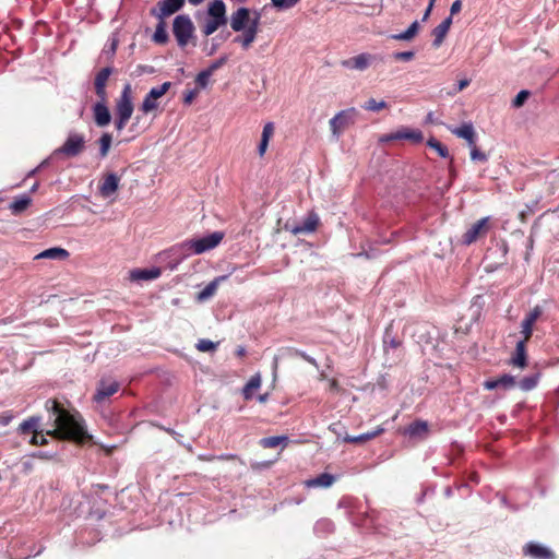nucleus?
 Wrapping results in <instances>:
<instances>
[{
    "mask_svg": "<svg viewBox=\"0 0 559 559\" xmlns=\"http://www.w3.org/2000/svg\"><path fill=\"white\" fill-rule=\"evenodd\" d=\"M47 435L56 439L69 440L79 444H84L92 439L80 420L75 417L67 416L55 420V428L48 430Z\"/></svg>",
    "mask_w": 559,
    "mask_h": 559,
    "instance_id": "obj_1",
    "label": "nucleus"
},
{
    "mask_svg": "<svg viewBox=\"0 0 559 559\" xmlns=\"http://www.w3.org/2000/svg\"><path fill=\"white\" fill-rule=\"evenodd\" d=\"M133 110L134 107L132 103V91L130 84H127L123 87L119 98L116 100L115 106V127L118 131H121L126 128L133 114Z\"/></svg>",
    "mask_w": 559,
    "mask_h": 559,
    "instance_id": "obj_2",
    "label": "nucleus"
},
{
    "mask_svg": "<svg viewBox=\"0 0 559 559\" xmlns=\"http://www.w3.org/2000/svg\"><path fill=\"white\" fill-rule=\"evenodd\" d=\"M209 19L202 27L204 36H210L227 24L226 5L223 0H213L207 8Z\"/></svg>",
    "mask_w": 559,
    "mask_h": 559,
    "instance_id": "obj_3",
    "label": "nucleus"
},
{
    "mask_svg": "<svg viewBox=\"0 0 559 559\" xmlns=\"http://www.w3.org/2000/svg\"><path fill=\"white\" fill-rule=\"evenodd\" d=\"M224 237L225 234L223 231H214L202 238L186 240L182 243V248L187 252H191L193 254H202L216 248L222 242Z\"/></svg>",
    "mask_w": 559,
    "mask_h": 559,
    "instance_id": "obj_4",
    "label": "nucleus"
},
{
    "mask_svg": "<svg viewBox=\"0 0 559 559\" xmlns=\"http://www.w3.org/2000/svg\"><path fill=\"white\" fill-rule=\"evenodd\" d=\"M194 25L187 14L177 15L173 23V33L179 47L188 45L194 34Z\"/></svg>",
    "mask_w": 559,
    "mask_h": 559,
    "instance_id": "obj_5",
    "label": "nucleus"
},
{
    "mask_svg": "<svg viewBox=\"0 0 559 559\" xmlns=\"http://www.w3.org/2000/svg\"><path fill=\"white\" fill-rule=\"evenodd\" d=\"M86 140L84 134L70 132L64 143L56 150V154H62L66 157H75L84 152Z\"/></svg>",
    "mask_w": 559,
    "mask_h": 559,
    "instance_id": "obj_6",
    "label": "nucleus"
},
{
    "mask_svg": "<svg viewBox=\"0 0 559 559\" xmlns=\"http://www.w3.org/2000/svg\"><path fill=\"white\" fill-rule=\"evenodd\" d=\"M357 114L353 107L336 114L329 122L332 134L338 139L345 129L355 123Z\"/></svg>",
    "mask_w": 559,
    "mask_h": 559,
    "instance_id": "obj_7",
    "label": "nucleus"
},
{
    "mask_svg": "<svg viewBox=\"0 0 559 559\" xmlns=\"http://www.w3.org/2000/svg\"><path fill=\"white\" fill-rule=\"evenodd\" d=\"M261 14L260 12L254 11L253 19L250 25L247 28L242 29L241 35H237L234 37L233 43L240 45L243 50H248L251 45L257 39L259 33Z\"/></svg>",
    "mask_w": 559,
    "mask_h": 559,
    "instance_id": "obj_8",
    "label": "nucleus"
},
{
    "mask_svg": "<svg viewBox=\"0 0 559 559\" xmlns=\"http://www.w3.org/2000/svg\"><path fill=\"white\" fill-rule=\"evenodd\" d=\"M490 229V218L483 217L472 224V226L463 234L462 243L469 246L477 240L485 238Z\"/></svg>",
    "mask_w": 559,
    "mask_h": 559,
    "instance_id": "obj_9",
    "label": "nucleus"
},
{
    "mask_svg": "<svg viewBox=\"0 0 559 559\" xmlns=\"http://www.w3.org/2000/svg\"><path fill=\"white\" fill-rule=\"evenodd\" d=\"M170 86V82H164L160 86L151 88L144 97L140 110L145 115L156 110L158 107L157 99L163 97L169 91Z\"/></svg>",
    "mask_w": 559,
    "mask_h": 559,
    "instance_id": "obj_10",
    "label": "nucleus"
},
{
    "mask_svg": "<svg viewBox=\"0 0 559 559\" xmlns=\"http://www.w3.org/2000/svg\"><path fill=\"white\" fill-rule=\"evenodd\" d=\"M183 5L185 0H160L150 10V13L158 20H165L178 12Z\"/></svg>",
    "mask_w": 559,
    "mask_h": 559,
    "instance_id": "obj_11",
    "label": "nucleus"
},
{
    "mask_svg": "<svg viewBox=\"0 0 559 559\" xmlns=\"http://www.w3.org/2000/svg\"><path fill=\"white\" fill-rule=\"evenodd\" d=\"M395 140H407L412 143H420L424 140V135L420 130L403 128L390 134H385L380 139L381 142H390Z\"/></svg>",
    "mask_w": 559,
    "mask_h": 559,
    "instance_id": "obj_12",
    "label": "nucleus"
},
{
    "mask_svg": "<svg viewBox=\"0 0 559 559\" xmlns=\"http://www.w3.org/2000/svg\"><path fill=\"white\" fill-rule=\"evenodd\" d=\"M121 178L115 173L105 174L98 185V192L103 198H109L119 189Z\"/></svg>",
    "mask_w": 559,
    "mask_h": 559,
    "instance_id": "obj_13",
    "label": "nucleus"
},
{
    "mask_svg": "<svg viewBox=\"0 0 559 559\" xmlns=\"http://www.w3.org/2000/svg\"><path fill=\"white\" fill-rule=\"evenodd\" d=\"M119 389H120L119 382L114 381V380L111 381V380L102 379L98 382V385H97V389H96L93 400L96 403H102L106 399H108V397L112 396L115 393H117L119 391Z\"/></svg>",
    "mask_w": 559,
    "mask_h": 559,
    "instance_id": "obj_14",
    "label": "nucleus"
},
{
    "mask_svg": "<svg viewBox=\"0 0 559 559\" xmlns=\"http://www.w3.org/2000/svg\"><path fill=\"white\" fill-rule=\"evenodd\" d=\"M252 19L248 8H238L230 16V27L234 32H241L250 25Z\"/></svg>",
    "mask_w": 559,
    "mask_h": 559,
    "instance_id": "obj_15",
    "label": "nucleus"
},
{
    "mask_svg": "<svg viewBox=\"0 0 559 559\" xmlns=\"http://www.w3.org/2000/svg\"><path fill=\"white\" fill-rule=\"evenodd\" d=\"M522 551L524 556H530L534 559H556L552 550L534 542L525 544Z\"/></svg>",
    "mask_w": 559,
    "mask_h": 559,
    "instance_id": "obj_16",
    "label": "nucleus"
},
{
    "mask_svg": "<svg viewBox=\"0 0 559 559\" xmlns=\"http://www.w3.org/2000/svg\"><path fill=\"white\" fill-rule=\"evenodd\" d=\"M296 357H300L305 361H307L310 365H312V366L318 368V362H317V360L314 358H312L311 356L307 355L305 352L299 350V349L294 348V347H283V348H281L280 349V354L274 357L273 368L277 369L278 359L280 358H296Z\"/></svg>",
    "mask_w": 559,
    "mask_h": 559,
    "instance_id": "obj_17",
    "label": "nucleus"
},
{
    "mask_svg": "<svg viewBox=\"0 0 559 559\" xmlns=\"http://www.w3.org/2000/svg\"><path fill=\"white\" fill-rule=\"evenodd\" d=\"M374 59L376 57L370 53H360L343 60L341 64L346 69L364 71L371 64Z\"/></svg>",
    "mask_w": 559,
    "mask_h": 559,
    "instance_id": "obj_18",
    "label": "nucleus"
},
{
    "mask_svg": "<svg viewBox=\"0 0 559 559\" xmlns=\"http://www.w3.org/2000/svg\"><path fill=\"white\" fill-rule=\"evenodd\" d=\"M320 225V218L317 213L309 212L301 224L294 226L290 231L294 235L309 234L318 229Z\"/></svg>",
    "mask_w": 559,
    "mask_h": 559,
    "instance_id": "obj_19",
    "label": "nucleus"
},
{
    "mask_svg": "<svg viewBox=\"0 0 559 559\" xmlns=\"http://www.w3.org/2000/svg\"><path fill=\"white\" fill-rule=\"evenodd\" d=\"M111 73L112 69L106 67L98 71L94 79L95 93L102 100H107L106 85Z\"/></svg>",
    "mask_w": 559,
    "mask_h": 559,
    "instance_id": "obj_20",
    "label": "nucleus"
},
{
    "mask_svg": "<svg viewBox=\"0 0 559 559\" xmlns=\"http://www.w3.org/2000/svg\"><path fill=\"white\" fill-rule=\"evenodd\" d=\"M106 102L107 100L99 99V102L93 106L94 121L96 126L100 128L108 126L111 121V115L108 107L106 106Z\"/></svg>",
    "mask_w": 559,
    "mask_h": 559,
    "instance_id": "obj_21",
    "label": "nucleus"
},
{
    "mask_svg": "<svg viewBox=\"0 0 559 559\" xmlns=\"http://www.w3.org/2000/svg\"><path fill=\"white\" fill-rule=\"evenodd\" d=\"M162 270L159 267L152 269H133L129 272V278L132 282L152 281L160 276Z\"/></svg>",
    "mask_w": 559,
    "mask_h": 559,
    "instance_id": "obj_22",
    "label": "nucleus"
},
{
    "mask_svg": "<svg viewBox=\"0 0 559 559\" xmlns=\"http://www.w3.org/2000/svg\"><path fill=\"white\" fill-rule=\"evenodd\" d=\"M451 25H452V16H449L432 29V36H433L432 46L435 48H439L442 45Z\"/></svg>",
    "mask_w": 559,
    "mask_h": 559,
    "instance_id": "obj_23",
    "label": "nucleus"
},
{
    "mask_svg": "<svg viewBox=\"0 0 559 559\" xmlns=\"http://www.w3.org/2000/svg\"><path fill=\"white\" fill-rule=\"evenodd\" d=\"M335 481V477L329 473H322L317 477L307 479L305 481V486L308 488H329L331 487Z\"/></svg>",
    "mask_w": 559,
    "mask_h": 559,
    "instance_id": "obj_24",
    "label": "nucleus"
},
{
    "mask_svg": "<svg viewBox=\"0 0 559 559\" xmlns=\"http://www.w3.org/2000/svg\"><path fill=\"white\" fill-rule=\"evenodd\" d=\"M515 385V378L510 374H503L495 380H487L484 383L485 389L487 390H495L499 386H502L504 389H510Z\"/></svg>",
    "mask_w": 559,
    "mask_h": 559,
    "instance_id": "obj_25",
    "label": "nucleus"
},
{
    "mask_svg": "<svg viewBox=\"0 0 559 559\" xmlns=\"http://www.w3.org/2000/svg\"><path fill=\"white\" fill-rule=\"evenodd\" d=\"M527 362V354H526V344L523 342H518L515 346V352L511 358L510 364L514 367L524 368Z\"/></svg>",
    "mask_w": 559,
    "mask_h": 559,
    "instance_id": "obj_26",
    "label": "nucleus"
},
{
    "mask_svg": "<svg viewBox=\"0 0 559 559\" xmlns=\"http://www.w3.org/2000/svg\"><path fill=\"white\" fill-rule=\"evenodd\" d=\"M274 130H275V128H274V123L273 122H267L263 127L262 135H261V141H260V144L258 146V153H259V155L261 157L265 154V152L267 150L269 142H270L271 138L274 134Z\"/></svg>",
    "mask_w": 559,
    "mask_h": 559,
    "instance_id": "obj_27",
    "label": "nucleus"
},
{
    "mask_svg": "<svg viewBox=\"0 0 559 559\" xmlns=\"http://www.w3.org/2000/svg\"><path fill=\"white\" fill-rule=\"evenodd\" d=\"M45 408L47 412L51 413L56 416L55 420H58L60 417H75L70 414L56 399H49L45 403Z\"/></svg>",
    "mask_w": 559,
    "mask_h": 559,
    "instance_id": "obj_28",
    "label": "nucleus"
},
{
    "mask_svg": "<svg viewBox=\"0 0 559 559\" xmlns=\"http://www.w3.org/2000/svg\"><path fill=\"white\" fill-rule=\"evenodd\" d=\"M70 253L62 248H49L38 253L35 259L66 260Z\"/></svg>",
    "mask_w": 559,
    "mask_h": 559,
    "instance_id": "obj_29",
    "label": "nucleus"
},
{
    "mask_svg": "<svg viewBox=\"0 0 559 559\" xmlns=\"http://www.w3.org/2000/svg\"><path fill=\"white\" fill-rule=\"evenodd\" d=\"M452 133L467 141L468 146L475 143V131L472 124L465 123L452 130Z\"/></svg>",
    "mask_w": 559,
    "mask_h": 559,
    "instance_id": "obj_30",
    "label": "nucleus"
},
{
    "mask_svg": "<svg viewBox=\"0 0 559 559\" xmlns=\"http://www.w3.org/2000/svg\"><path fill=\"white\" fill-rule=\"evenodd\" d=\"M261 376L259 373L252 376L242 389V395L246 401L253 396V392L261 386Z\"/></svg>",
    "mask_w": 559,
    "mask_h": 559,
    "instance_id": "obj_31",
    "label": "nucleus"
},
{
    "mask_svg": "<svg viewBox=\"0 0 559 559\" xmlns=\"http://www.w3.org/2000/svg\"><path fill=\"white\" fill-rule=\"evenodd\" d=\"M31 203L32 199L28 195L23 194L15 198L14 201L10 204L9 209L13 214L17 215L24 212L31 205Z\"/></svg>",
    "mask_w": 559,
    "mask_h": 559,
    "instance_id": "obj_32",
    "label": "nucleus"
},
{
    "mask_svg": "<svg viewBox=\"0 0 559 559\" xmlns=\"http://www.w3.org/2000/svg\"><path fill=\"white\" fill-rule=\"evenodd\" d=\"M39 421H40V417H38V416H32V417L25 419L23 423L20 424L19 432L22 435H27V433L33 432V435H35V432L38 431Z\"/></svg>",
    "mask_w": 559,
    "mask_h": 559,
    "instance_id": "obj_33",
    "label": "nucleus"
},
{
    "mask_svg": "<svg viewBox=\"0 0 559 559\" xmlns=\"http://www.w3.org/2000/svg\"><path fill=\"white\" fill-rule=\"evenodd\" d=\"M406 432L411 437H425L428 433V424L420 419L415 420L407 427Z\"/></svg>",
    "mask_w": 559,
    "mask_h": 559,
    "instance_id": "obj_34",
    "label": "nucleus"
},
{
    "mask_svg": "<svg viewBox=\"0 0 559 559\" xmlns=\"http://www.w3.org/2000/svg\"><path fill=\"white\" fill-rule=\"evenodd\" d=\"M288 443L287 436H272L261 439L260 444L265 449H273L280 444L286 445Z\"/></svg>",
    "mask_w": 559,
    "mask_h": 559,
    "instance_id": "obj_35",
    "label": "nucleus"
},
{
    "mask_svg": "<svg viewBox=\"0 0 559 559\" xmlns=\"http://www.w3.org/2000/svg\"><path fill=\"white\" fill-rule=\"evenodd\" d=\"M419 31V23L417 21L413 22L409 27L400 34L391 35V38L394 40H411L413 39Z\"/></svg>",
    "mask_w": 559,
    "mask_h": 559,
    "instance_id": "obj_36",
    "label": "nucleus"
},
{
    "mask_svg": "<svg viewBox=\"0 0 559 559\" xmlns=\"http://www.w3.org/2000/svg\"><path fill=\"white\" fill-rule=\"evenodd\" d=\"M153 40L156 44H166L168 41V34L166 32L165 20H159V23L157 24L155 33L153 35Z\"/></svg>",
    "mask_w": 559,
    "mask_h": 559,
    "instance_id": "obj_37",
    "label": "nucleus"
},
{
    "mask_svg": "<svg viewBox=\"0 0 559 559\" xmlns=\"http://www.w3.org/2000/svg\"><path fill=\"white\" fill-rule=\"evenodd\" d=\"M112 142V136L110 133L105 132L102 134V136L98 140L99 144V155L102 157H106L109 153L110 146Z\"/></svg>",
    "mask_w": 559,
    "mask_h": 559,
    "instance_id": "obj_38",
    "label": "nucleus"
},
{
    "mask_svg": "<svg viewBox=\"0 0 559 559\" xmlns=\"http://www.w3.org/2000/svg\"><path fill=\"white\" fill-rule=\"evenodd\" d=\"M226 278V276H222L219 278H216L215 281L211 282L210 284H207L204 289H202L200 293H199V300H205L210 297H212L215 293H216V289H217V282L219 280H224Z\"/></svg>",
    "mask_w": 559,
    "mask_h": 559,
    "instance_id": "obj_39",
    "label": "nucleus"
},
{
    "mask_svg": "<svg viewBox=\"0 0 559 559\" xmlns=\"http://www.w3.org/2000/svg\"><path fill=\"white\" fill-rule=\"evenodd\" d=\"M539 373H534V374H531V376H527V377H524L523 379H521V381L519 382V386L523 390V391H530L532 389H534L537 383H538V380H539Z\"/></svg>",
    "mask_w": 559,
    "mask_h": 559,
    "instance_id": "obj_40",
    "label": "nucleus"
},
{
    "mask_svg": "<svg viewBox=\"0 0 559 559\" xmlns=\"http://www.w3.org/2000/svg\"><path fill=\"white\" fill-rule=\"evenodd\" d=\"M388 107L386 102L384 100H376L374 98L368 99L362 108L368 111H380L382 109H385Z\"/></svg>",
    "mask_w": 559,
    "mask_h": 559,
    "instance_id": "obj_41",
    "label": "nucleus"
},
{
    "mask_svg": "<svg viewBox=\"0 0 559 559\" xmlns=\"http://www.w3.org/2000/svg\"><path fill=\"white\" fill-rule=\"evenodd\" d=\"M542 314H543V308L537 305L534 308H532L528 313H526L523 321L535 325L536 321L542 317Z\"/></svg>",
    "mask_w": 559,
    "mask_h": 559,
    "instance_id": "obj_42",
    "label": "nucleus"
},
{
    "mask_svg": "<svg viewBox=\"0 0 559 559\" xmlns=\"http://www.w3.org/2000/svg\"><path fill=\"white\" fill-rule=\"evenodd\" d=\"M533 332H534V325L522 321L521 322V331H520L522 338L519 342H523V344H527V342L532 338Z\"/></svg>",
    "mask_w": 559,
    "mask_h": 559,
    "instance_id": "obj_43",
    "label": "nucleus"
},
{
    "mask_svg": "<svg viewBox=\"0 0 559 559\" xmlns=\"http://www.w3.org/2000/svg\"><path fill=\"white\" fill-rule=\"evenodd\" d=\"M428 145L432 148H435L437 151V153L441 156V157H448L449 156V150L445 145H443L441 142H439L438 140H435V139H431L428 141Z\"/></svg>",
    "mask_w": 559,
    "mask_h": 559,
    "instance_id": "obj_44",
    "label": "nucleus"
},
{
    "mask_svg": "<svg viewBox=\"0 0 559 559\" xmlns=\"http://www.w3.org/2000/svg\"><path fill=\"white\" fill-rule=\"evenodd\" d=\"M212 75L211 71H209L207 69L206 70H203L201 71L197 78H195V83L197 85L200 87V88H204L207 86L209 84V80H210V76Z\"/></svg>",
    "mask_w": 559,
    "mask_h": 559,
    "instance_id": "obj_45",
    "label": "nucleus"
},
{
    "mask_svg": "<svg viewBox=\"0 0 559 559\" xmlns=\"http://www.w3.org/2000/svg\"><path fill=\"white\" fill-rule=\"evenodd\" d=\"M469 147H471L472 160L481 162V163L487 162V159H488L487 155L476 146V143H474V145H471Z\"/></svg>",
    "mask_w": 559,
    "mask_h": 559,
    "instance_id": "obj_46",
    "label": "nucleus"
},
{
    "mask_svg": "<svg viewBox=\"0 0 559 559\" xmlns=\"http://www.w3.org/2000/svg\"><path fill=\"white\" fill-rule=\"evenodd\" d=\"M271 3L277 11L287 10L296 5L294 0H271Z\"/></svg>",
    "mask_w": 559,
    "mask_h": 559,
    "instance_id": "obj_47",
    "label": "nucleus"
},
{
    "mask_svg": "<svg viewBox=\"0 0 559 559\" xmlns=\"http://www.w3.org/2000/svg\"><path fill=\"white\" fill-rule=\"evenodd\" d=\"M216 348V344L213 343L212 341L210 340H200L197 344V349L202 352V353H206V352H212Z\"/></svg>",
    "mask_w": 559,
    "mask_h": 559,
    "instance_id": "obj_48",
    "label": "nucleus"
},
{
    "mask_svg": "<svg viewBox=\"0 0 559 559\" xmlns=\"http://www.w3.org/2000/svg\"><path fill=\"white\" fill-rule=\"evenodd\" d=\"M528 97H530L528 91L523 90V91L519 92L518 95L512 100L513 107H515V108L522 107Z\"/></svg>",
    "mask_w": 559,
    "mask_h": 559,
    "instance_id": "obj_49",
    "label": "nucleus"
},
{
    "mask_svg": "<svg viewBox=\"0 0 559 559\" xmlns=\"http://www.w3.org/2000/svg\"><path fill=\"white\" fill-rule=\"evenodd\" d=\"M415 57L414 51H401V52H394L393 58L397 61H411Z\"/></svg>",
    "mask_w": 559,
    "mask_h": 559,
    "instance_id": "obj_50",
    "label": "nucleus"
},
{
    "mask_svg": "<svg viewBox=\"0 0 559 559\" xmlns=\"http://www.w3.org/2000/svg\"><path fill=\"white\" fill-rule=\"evenodd\" d=\"M29 443L32 445H46L48 443V441L45 438V436L41 433V431H37V432H35V435H33Z\"/></svg>",
    "mask_w": 559,
    "mask_h": 559,
    "instance_id": "obj_51",
    "label": "nucleus"
},
{
    "mask_svg": "<svg viewBox=\"0 0 559 559\" xmlns=\"http://www.w3.org/2000/svg\"><path fill=\"white\" fill-rule=\"evenodd\" d=\"M228 60V57L226 55L219 57L217 60H215L209 68L207 70L211 71V73L213 74L216 70H218L219 68H222Z\"/></svg>",
    "mask_w": 559,
    "mask_h": 559,
    "instance_id": "obj_52",
    "label": "nucleus"
},
{
    "mask_svg": "<svg viewBox=\"0 0 559 559\" xmlns=\"http://www.w3.org/2000/svg\"><path fill=\"white\" fill-rule=\"evenodd\" d=\"M14 418V414L12 411H7L0 414V426H8L12 419Z\"/></svg>",
    "mask_w": 559,
    "mask_h": 559,
    "instance_id": "obj_53",
    "label": "nucleus"
},
{
    "mask_svg": "<svg viewBox=\"0 0 559 559\" xmlns=\"http://www.w3.org/2000/svg\"><path fill=\"white\" fill-rule=\"evenodd\" d=\"M344 441L347 443H354V444L367 442L364 433L356 436V437L346 436V437H344Z\"/></svg>",
    "mask_w": 559,
    "mask_h": 559,
    "instance_id": "obj_54",
    "label": "nucleus"
},
{
    "mask_svg": "<svg viewBox=\"0 0 559 559\" xmlns=\"http://www.w3.org/2000/svg\"><path fill=\"white\" fill-rule=\"evenodd\" d=\"M198 92H199L198 90H191V91L186 92L185 97H183V103L187 105H190L197 97Z\"/></svg>",
    "mask_w": 559,
    "mask_h": 559,
    "instance_id": "obj_55",
    "label": "nucleus"
},
{
    "mask_svg": "<svg viewBox=\"0 0 559 559\" xmlns=\"http://www.w3.org/2000/svg\"><path fill=\"white\" fill-rule=\"evenodd\" d=\"M383 431H384L383 428L378 427L377 429H374L370 432L364 433V436L366 437V440L369 441V440L374 439L376 437L380 436L381 433H383Z\"/></svg>",
    "mask_w": 559,
    "mask_h": 559,
    "instance_id": "obj_56",
    "label": "nucleus"
},
{
    "mask_svg": "<svg viewBox=\"0 0 559 559\" xmlns=\"http://www.w3.org/2000/svg\"><path fill=\"white\" fill-rule=\"evenodd\" d=\"M462 10V1L455 0L450 9L451 15L457 14Z\"/></svg>",
    "mask_w": 559,
    "mask_h": 559,
    "instance_id": "obj_57",
    "label": "nucleus"
},
{
    "mask_svg": "<svg viewBox=\"0 0 559 559\" xmlns=\"http://www.w3.org/2000/svg\"><path fill=\"white\" fill-rule=\"evenodd\" d=\"M216 460H221V461H234V460H239V456L236 455V454H222V455H217L216 456Z\"/></svg>",
    "mask_w": 559,
    "mask_h": 559,
    "instance_id": "obj_58",
    "label": "nucleus"
},
{
    "mask_svg": "<svg viewBox=\"0 0 559 559\" xmlns=\"http://www.w3.org/2000/svg\"><path fill=\"white\" fill-rule=\"evenodd\" d=\"M198 459H199L200 461L211 462V461L216 460V455H205V454H200V455H198Z\"/></svg>",
    "mask_w": 559,
    "mask_h": 559,
    "instance_id": "obj_59",
    "label": "nucleus"
},
{
    "mask_svg": "<svg viewBox=\"0 0 559 559\" xmlns=\"http://www.w3.org/2000/svg\"><path fill=\"white\" fill-rule=\"evenodd\" d=\"M469 85V80L467 79H464V80H461L459 82V91H462L464 90L465 87H467Z\"/></svg>",
    "mask_w": 559,
    "mask_h": 559,
    "instance_id": "obj_60",
    "label": "nucleus"
},
{
    "mask_svg": "<svg viewBox=\"0 0 559 559\" xmlns=\"http://www.w3.org/2000/svg\"><path fill=\"white\" fill-rule=\"evenodd\" d=\"M433 8H430L429 5L427 7L425 13H424V16H423V21H427L428 17L430 16V13L432 11Z\"/></svg>",
    "mask_w": 559,
    "mask_h": 559,
    "instance_id": "obj_61",
    "label": "nucleus"
},
{
    "mask_svg": "<svg viewBox=\"0 0 559 559\" xmlns=\"http://www.w3.org/2000/svg\"><path fill=\"white\" fill-rule=\"evenodd\" d=\"M330 389L331 390H335V391L338 390V382H337V380H335V379L331 380Z\"/></svg>",
    "mask_w": 559,
    "mask_h": 559,
    "instance_id": "obj_62",
    "label": "nucleus"
},
{
    "mask_svg": "<svg viewBox=\"0 0 559 559\" xmlns=\"http://www.w3.org/2000/svg\"><path fill=\"white\" fill-rule=\"evenodd\" d=\"M236 354H237V356H239V357H243V356L246 355V349H245V347H241V346H240V347H238V348H237V350H236Z\"/></svg>",
    "mask_w": 559,
    "mask_h": 559,
    "instance_id": "obj_63",
    "label": "nucleus"
},
{
    "mask_svg": "<svg viewBox=\"0 0 559 559\" xmlns=\"http://www.w3.org/2000/svg\"><path fill=\"white\" fill-rule=\"evenodd\" d=\"M526 217H527V214L526 212L522 211L520 214H519V218L522 223H525L526 222Z\"/></svg>",
    "mask_w": 559,
    "mask_h": 559,
    "instance_id": "obj_64",
    "label": "nucleus"
}]
</instances>
